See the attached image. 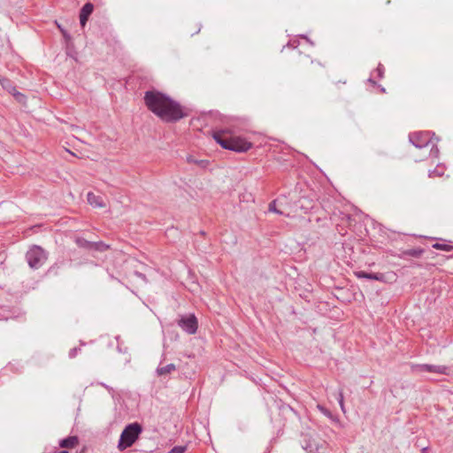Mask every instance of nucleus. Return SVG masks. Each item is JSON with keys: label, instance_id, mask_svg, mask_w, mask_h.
Returning a JSON list of instances; mask_svg holds the SVG:
<instances>
[{"label": "nucleus", "instance_id": "20e7f679", "mask_svg": "<svg viewBox=\"0 0 453 453\" xmlns=\"http://www.w3.org/2000/svg\"><path fill=\"white\" fill-rule=\"evenodd\" d=\"M410 142L418 149L430 148L428 156L438 157L439 150L432 140L429 132H416L409 135Z\"/></svg>", "mask_w": 453, "mask_h": 453}, {"label": "nucleus", "instance_id": "bb28decb", "mask_svg": "<svg viewBox=\"0 0 453 453\" xmlns=\"http://www.w3.org/2000/svg\"><path fill=\"white\" fill-rule=\"evenodd\" d=\"M88 19V18H86V17H83V16H81V15H80V23H81V27H85V25H86V23H87Z\"/></svg>", "mask_w": 453, "mask_h": 453}, {"label": "nucleus", "instance_id": "5701e85b", "mask_svg": "<svg viewBox=\"0 0 453 453\" xmlns=\"http://www.w3.org/2000/svg\"><path fill=\"white\" fill-rule=\"evenodd\" d=\"M87 242H88V241H87V240H84V239H82V240H78V241H77V243H78V245H79L80 247L91 250V247H90V246H88V245L87 244Z\"/></svg>", "mask_w": 453, "mask_h": 453}, {"label": "nucleus", "instance_id": "dca6fc26", "mask_svg": "<svg viewBox=\"0 0 453 453\" xmlns=\"http://www.w3.org/2000/svg\"><path fill=\"white\" fill-rule=\"evenodd\" d=\"M424 253L423 249H410L405 251H403V254L406 256L413 257H419Z\"/></svg>", "mask_w": 453, "mask_h": 453}, {"label": "nucleus", "instance_id": "cd10ccee", "mask_svg": "<svg viewBox=\"0 0 453 453\" xmlns=\"http://www.w3.org/2000/svg\"><path fill=\"white\" fill-rule=\"evenodd\" d=\"M421 453H427V448L425 447L422 449Z\"/></svg>", "mask_w": 453, "mask_h": 453}, {"label": "nucleus", "instance_id": "423d86ee", "mask_svg": "<svg viewBox=\"0 0 453 453\" xmlns=\"http://www.w3.org/2000/svg\"><path fill=\"white\" fill-rule=\"evenodd\" d=\"M412 371L417 372H432L437 374H448L449 368L445 365H435L428 364H418L412 365Z\"/></svg>", "mask_w": 453, "mask_h": 453}, {"label": "nucleus", "instance_id": "7ed1b4c3", "mask_svg": "<svg viewBox=\"0 0 453 453\" xmlns=\"http://www.w3.org/2000/svg\"><path fill=\"white\" fill-rule=\"evenodd\" d=\"M142 432V426L137 423H131L126 426L122 431L119 442L118 449L119 451H123L126 449L131 447L136 440L139 438Z\"/></svg>", "mask_w": 453, "mask_h": 453}, {"label": "nucleus", "instance_id": "c85d7f7f", "mask_svg": "<svg viewBox=\"0 0 453 453\" xmlns=\"http://www.w3.org/2000/svg\"><path fill=\"white\" fill-rule=\"evenodd\" d=\"M368 81H369V82H371V83H372V84H375V81H372V78H369V79H368Z\"/></svg>", "mask_w": 453, "mask_h": 453}, {"label": "nucleus", "instance_id": "2f4dec72", "mask_svg": "<svg viewBox=\"0 0 453 453\" xmlns=\"http://www.w3.org/2000/svg\"><path fill=\"white\" fill-rule=\"evenodd\" d=\"M58 453H68V451H66V450H62V451H60V452H58Z\"/></svg>", "mask_w": 453, "mask_h": 453}, {"label": "nucleus", "instance_id": "ddd939ff", "mask_svg": "<svg viewBox=\"0 0 453 453\" xmlns=\"http://www.w3.org/2000/svg\"><path fill=\"white\" fill-rule=\"evenodd\" d=\"M176 370V365L174 364H169L165 366H159L156 370V373L158 376L166 375L168 373H171L172 372Z\"/></svg>", "mask_w": 453, "mask_h": 453}, {"label": "nucleus", "instance_id": "4be33fe9", "mask_svg": "<svg viewBox=\"0 0 453 453\" xmlns=\"http://www.w3.org/2000/svg\"><path fill=\"white\" fill-rule=\"evenodd\" d=\"M337 400H338V403H339V404H340V406H341L342 411L343 412H345L344 398H343V393H342V390H341V391H339Z\"/></svg>", "mask_w": 453, "mask_h": 453}, {"label": "nucleus", "instance_id": "a878e982", "mask_svg": "<svg viewBox=\"0 0 453 453\" xmlns=\"http://www.w3.org/2000/svg\"><path fill=\"white\" fill-rule=\"evenodd\" d=\"M80 350L78 348H73L69 351V357L71 358L74 357L77 355V352Z\"/></svg>", "mask_w": 453, "mask_h": 453}, {"label": "nucleus", "instance_id": "0eeeda50", "mask_svg": "<svg viewBox=\"0 0 453 453\" xmlns=\"http://www.w3.org/2000/svg\"><path fill=\"white\" fill-rule=\"evenodd\" d=\"M306 201L307 200L305 198H301L298 200L297 203H292V199L287 196V201L285 202L284 206H280V208L281 210H284L286 212H289V215L292 212H296L298 209L304 211V212H307L311 208V205L304 204V202Z\"/></svg>", "mask_w": 453, "mask_h": 453}, {"label": "nucleus", "instance_id": "9b49d317", "mask_svg": "<svg viewBox=\"0 0 453 453\" xmlns=\"http://www.w3.org/2000/svg\"><path fill=\"white\" fill-rule=\"evenodd\" d=\"M355 275L358 279H367L372 280H381L383 276L380 273H366L365 271L355 272Z\"/></svg>", "mask_w": 453, "mask_h": 453}, {"label": "nucleus", "instance_id": "39448f33", "mask_svg": "<svg viewBox=\"0 0 453 453\" xmlns=\"http://www.w3.org/2000/svg\"><path fill=\"white\" fill-rule=\"evenodd\" d=\"M26 258L31 268L38 269L45 263L47 256L41 247L35 246L27 252Z\"/></svg>", "mask_w": 453, "mask_h": 453}, {"label": "nucleus", "instance_id": "a211bd4d", "mask_svg": "<svg viewBox=\"0 0 453 453\" xmlns=\"http://www.w3.org/2000/svg\"><path fill=\"white\" fill-rule=\"evenodd\" d=\"M433 248L436 249V250H445V251H450L453 250V246H451L449 244L440 243V242H436V243L433 244Z\"/></svg>", "mask_w": 453, "mask_h": 453}, {"label": "nucleus", "instance_id": "6ab92c4d", "mask_svg": "<svg viewBox=\"0 0 453 453\" xmlns=\"http://www.w3.org/2000/svg\"><path fill=\"white\" fill-rule=\"evenodd\" d=\"M303 449L307 451H309L310 453H319V445H315V447L311 443H307L305 446H303Z\"/></svg>", "mask_w": 453, "mask_h": 453}, {"label": "nucleus", "instance_id": "412c9836", "mask_svg": "<svg viewBox=\"0 0 453 453\" xmlns=\"http://www.w3.org/2000/svg\"><path fill=\"white\" fill-rule=\"evenodd\" d=\"M186 449V446H175L168 453H184Z\"/></svg>", "mask_w": 453, "mask_h": 453}, {"label": "nucleus", "instance_id": "4468645a", "mask_svg": "<svg viewBox=\"0 0 453 453\" xmlns=\"http://www.w3.org/2000/svg\"><path fill=\"white\" fill-rule=\"evenodd\" d=\"M87 244L91 247V250L104 251L109 249V245L103 242H87Z\"/></svg>", "mask_w": 453, "mask_h": 453}, {"label": "nucleus", "instance_id": "b1692460", "mask_svg": "<svg viewBox=\"0 0 453 453\" xmlns=\"http://www.w3.org/2000/svg\"><path fill=\"white\" fill-rule=\"evenodd\" d=\"M12 95L14 96V97L19 101V102H23L24 99H25V96L19 92H18L17 90L12 93Z\"/></svg>", "mask_w": 453, "mask_h": 453}, {"label": "nucleus", "instance_id": "6e6552de", "mask_svg": "<svg viewBox=\"0 0 453 453\" xmlns=\"http://www.w3.org/2000/svg\"><path fill=\"white\" fill-rule=\"evenodd\" d=\"M178 326L186 333L194 334L197 330V319L195 315L181 317L178 321Z\"/></svg>", "mask_w": 453, "mask_h": 453}, {"label": "nucleus", "instance_id": "7c9ffc66", "mask_svg": "<svg viewBox=\"0 0 453 453\" xmlns=\"http://www.w3.org/2000/svg\"><path fill=\"white\" fill-rule=\"evenodd\" d=\"M141 278L145 279V276L142 273L138 274Z\"/></svg>", "mask_w": 453, "mask_h": 453}, {"label": "nucleus", "instance_id": "aec40b11", "mask_svg": "<svg viewBox=\"0 0 453 453\" xmlns=\"http://www.w3.org/2000/svg\"><path fill=\"white\" fill-rule=\"evenodd\" d=\"M188 162L197 164V165H201L202 167H205L207 165V161H205V160H196L191 156L188 157Z\"/></svg>", "mask_w": 453, "mask_h": 453}, {"label": "nucleus", "instance_id": "393cba45", "mask_svg": "<svg viewBox=\"0 0 453 453\" xmlns=\"http://www.w3.org/2000/svg\"><path fill=\"white\" fill-rule=\"evenodd\" d=\"M376 72L378 73V77L379 78H382L383 77V74H384V67L382 66V65H379V66L377 67L376 69Z\"/></svg>", "mask_w": 453, "mask_h": 453}, {"label": "nucleus", "instance_id": "f257e3e1", "mask_svg": "<svg viewBox=\"0 0 453 453\" xmlns=\"http://www.w3.org/2000/svg\"><path fill=\"white\" fill-rule=\"evenodd\" d=\"M144 103L150 111L165 122H176L186 115L178 102L159 91H146Z\"/></svg>", "mask_w": 453, "mask_h": 453}, {"label": "nucleus", "instance_id": "f3484780", "mask_svg": "<svg viewBox=\"0 0 453 453\" xmlns=\"http://www.w3.org/2000/svg\"><path fill=\"white\" fill-rule=\"evenodd\" d=\"M318 408L325 416H326L332 421H334L335 423H340L339 418L337 417H334L329 410H327L326 408H325L321 405H318Z\"/></svg>", "mask_w": 453, "mask_h": 453}, {"label": "nucleus", "instance_id": "f8f14e48", "mask_svg": "<svg viewBox=\"0 0 453 453\" xmlns=\"http://www.w3.org/2000/svg\"><path fill=\"white\" fill-rule=\"evenodd\" d=\"M78 443L77 436H69L60 441L61 448H73Z\"/></svg>", "mask_w": 453, "mask_h": 453}, {"label": "nucleus", "instance_id": "9d476101", "mask_svg": "<svg viewBox=\"0 0 453 453\" xmlns=\"http://www.w3.org/2000/svg\"><path fill=\"white\" fill-rule=\"evenodd\" d=\"M87 198H88V203L91 206L95 207V208H104V207H105V203L104 202V199L100 196H96V195H95L92 192H88V196H87Z\"/></svg>", "mask_w": 453, "mask_h": 453}, {"label": "nucleus", "instance_id": "1a4fd4ad", "mask_svg": "<svg viewBox=\"0 0 453 453\" xmlns=\"http://www.w3.org/2000/svg\"><path fill=\"white\" fill-rule=\"evenodd\" d=\"M286 201H287V196H280L277 199L272 201L269 203V207H268L269 211L289 217V212H286L284 210H281V208L280 209L277 208V205H279L280 207L284 206Z\"/></svg>", "mask_w": 453, "mask_h": 453}, {"label": "nucleus", "instance_id": "f03ea898", "mask_svg": "<svg viewBox=\"0 0 453 453\" xmlns=\"http://www.w3.org/2000/svg\"><path fill=\"white\" fill-rule=\"evenodd\" d=\"M214 140L224 149L235 152H246L252 143L241 136H235L228 129L217 131L213 134Z\"/></svg>", "mask_w": 453, "mask_h": 453}, {"label": "nucleus", "instance_id": "2eb2a0df", "mask_svg": "<svg viewBox=\"0 0 453 453\" xmlns=\"http://www.w3.org/2000/svg\"><path fill=\"white\" fill-rule=\"evenodd\" d=\"M93 10H94V5L91 3H86L81 8V10L80 12V15L88 19V17L93 12Z\"/></svg>", "mask_w": 453, "mask_h": 453}, {"label": "nucleus", "instance_id": "c756f323", "mask_svg": "<svg viewBox=\"0 0 453 453\" xmlns=\"http://www.w3.org/2000/svg\"><path fill=\"white\" fill-rule=\"evenodd\" d=\"M434 174H435V171H434V172L430 173H429V176H430V177H432V176H434Z\"/></svg>", "mask_w": 453, "mask_h": 453}]
</instances>
